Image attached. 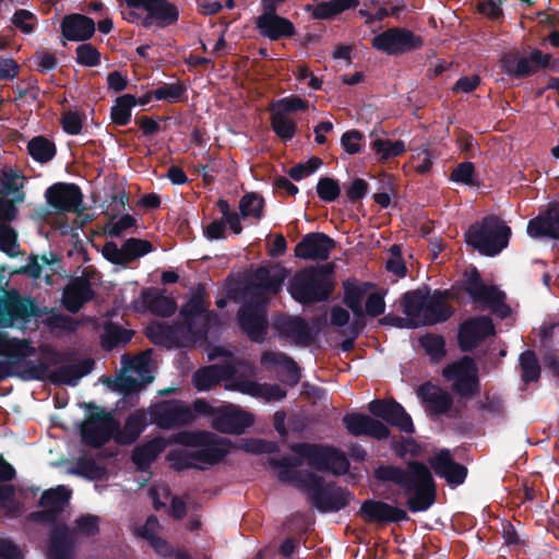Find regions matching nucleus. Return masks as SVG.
I'll return each mask as SVG.
<instances>
[{"instance_id": "nucleus-19", "label": "nucleus", "mask_w": 559, "mask_h": 559, "mask_svg": "<svg viewBox=\"0 0 559 559\" xmlns=\"http://www.w3.org/2000/svg\"><path fill=\"white\" fill-rule=\"evenodd\" d=\"M496 334V328L489 316L468 318L460 324L457 332L459 347L468 353L481 342Z\"/></svg>"}, {"instance_id": "nucleus-6", "label": "nucleus", "mask_w": 559, "mask_h": 559, "mask_svg": "<svg viewBox=\"0 0 559 559\" xmlns=\"http://www.w3.org/2000/svg\"><path fill=\"white\" fill-rule=\"evenodd\" d=\"M3 302L0 313L2 329H16L23 332L36 329L38 321L47 312V307H39L35 298L24 296L14 288L7 292Z\"/></svg>"}, {"instance_id": "nucleus-11", "label": "nucleus", "mask_w": 559, "mask_h": 559, "mask_svg": "<svg viewBox=\"0 0 559 559\" xmlns=\"http://www.w3.org/2000/svg\"><path fill=\"white\" fill-rule=\"evenodd\" d=\"M547 60L546 52L536 47H528L524 50L512 49L500 59V68L509 78L523 80L545 70Z\"/></svg>"}, {"instance_id": "nucleus-32", "label": "nucleus", "mask_w": 559, "mask_h": 559, "mask_svg": "<svg viewBox=\"0 0 559 559\" xmlns=\"http://www.w3.org/2000/svg\"><path fill=\"white\" fill-rule=\"evenodd\" d=\"M133 308L136 311L148 310L157 317L169 318L176 312L177 304L174 298L148 287L142 289L140 298L133 301Z\"/></svg>"}, {"instance_id": "nucleus-40", "label": "nucleus", "mask_w": 559, "mask_h": 559, "mask_svg": "<svg viewBox=\"0 0 559 559\" xmlns=\"http://www.w3.org/2000/svg\"><path fill=\"white\" fill-rule=\"evenodd\" d=\"M358 5V0H331L319 2L316 5L308 4L306 11L314 20H333L346 10L356 9Z\"/></svg>"}, {"instance_id": "nucleus-50", "label": "nucleus", "mask_w": 559, "mask_h": 559, "mask_svg": "<svg viewBox=\"0 0 559 559\" xmlns=\"http://www.w3.org/2000/svg\"><path fill=\"white\" fill-rule=\"evenodd\" d=\"M133 336L131 330H127L121 325L109 323L105 328V333L102 337V345L106 349H114L119 346L127 345Z\"/></svg>"}, {"instance_id": "nucleus-20", "label": "nucleus", "mask_w": 559, "mask_h": 559, "mask_svg": "<svg viewBox=\"0 0 559 559\" xmlns=\"http://www.w3.org/2000/svg\"><path fill=\"white\" fill-rule=\"evenodd\" d=\"M336 241L329 235L313 231L302 236L295 247V257L302 260L325 261L335 249Z\"/></svg>"}, {"instance_id": "nucleus-13", "label": "nucleus", "mask_w": 559, "mask_h": 559, "mask_svg": "<svg viewBox=\"0 0 559 559\" xmlns=\"http://www.w3.org/2000/svg\"><path fill=\"white\" fill-rule=\"evenodd\" d=\"M87 408H94L97 412L90 413L88 417L80 427L82 442L94 449H100L111 438L115 439V431L119 428V421L111 413L104 412L94 404H87Z\"/></svg>"}, {"instance_id": "nucleus-24", "label": "nucleus", "mask_w": 559, "mask_h": 559, "mask_svg": "<svg viewBox=\"0 0 559 559\" xmlns=\"http://www.w3.org/2000/svg\"><path fill=\"white\" fill-rule=\"evenodd\" d=\"M428 463L435 474L443 478L451 488L462 485L467 477V467L455 462L448 449H442L430 456Z\"/></svg>"}, {"instance_id": "nucleus-2", "label": "nucleus", "mask_w": 559, "mask_h": 559, "mask_svg": "<svg viewBox=\"0 0 559 559\" xmlns=\"http://www.w3.org/2000/svg\"><path fill=\"white\" fill-rule=\"evenodd\" d=\"M35 352L29 340L10 337L7 332H0V357L4 358L0 360V382L14 376L23 380H43L48 365L25 360Z\"/></svg>"}, {"instance_id": "nucleus-60", "label": "nucleus", "mask_w": 559, "mask_h": 559, "mask_svg": "<svg viewBox=\"0 0 559 559\" xmlns=\"http://www.w3.org/2000/svg\"><path fill=\"white\" fill-rule=\"evenodd\" d=\"M73 473L94 480L99 479L104 475L105 468L98 465L94 459L81 456L76 461Z\"/></svg>"}, {"instance_id": "nucleus-35", "label": "nucleus", "mask_w": 559, "mask_h": 559, "mask_svg": "<svg viewBox=\"0 0 559 559\" xmlns=\"http://www.w3.org/2000/svg\"><path fill=\"white\" fill-rule=\"evenodd\" d=\"M168 444H171L170 438L167 440L160 436L155 437L136 445L132 451L131 461L139 472H146Z\"/></svg>"}, {"instance_id": "nucleus-25", "label": "nucleus", "mask_w": 559, "mask_h": 559, "mask_svg": "<svg viewBox=\"0 0 559 559\" xmlns=\"http://www.w3.org/2000/svg\"><path fill=\"white\" fill-rule=\"evenodd\" d=\"M288 274V270L281 265H260L252 273L249 288L254 289L257 296L260 294L277 295L282 290Z\"/></svg>"}, {"instance_id": "nucleus-53", "label": "nucleus", "mask_w": 559, "mask_h": 559, "mask_svg": "<svg viewBox=\"0 0 559 559\" xmlns=\"http://www.w3.org/2000/svg\"><path fill=\"white\" fill-rule=\"evenodd\" d=\"M45 314H47V317L41 319V323L46 325L51 332L59 330L71 333L76 331L79 326L75 319L70 316L60 313L55 309L49 310L47 308V312Z\"/></svg>"}, {"instance_id": "nucleus-47", "label": "nucleus", "mask_w": 559, "mask_h": 559, "mask_svg": "<svg viewBox=\"0 0 559 559\" xmlns=\"http://www.w3.org/2000/svg\"><path fill=\"white\" fill-rule=\"evenodd\" d=\"M20 179H23V177L12 169H2L0 174V195H13L14 201L23 202L25 193L22 191L23 183L20 182Z\"/></svg>"}, {"instance_id": "nucleus-17", "label": "nucleus", "mask_w": 559, "mask_h": 559, "mask_svg": "<svg viewBox=\"0 0 559 559\" xmlns=\"http://www.w3.org/2000/svg\"><path fill=\"white\" fill-rule=\"evenodd\" d=\"M152 423L159 428L170 429L192 423L195 418L192 409L179 400H165L150 407Z\"/></svg>"}, {"instance_id": "nucleus-34", "label": "nucleus", "mask_w": 559, "mask_h": 559, "mask_svg": "<svg viewBox=\"0 0 559 559\" xmlns=\"http://www.w3.org/2000/svg\"><path fill=\"white\" fill-rule=\"evenodd\" d=\"M416 393L430 415H449L453 406V399L449 392L427 381L418 386Z\"/></svg>"}, {"instance_id": "nucleus-3", "label": "nucleus", "mask_w": 559, "mask_h": 559, "mask_svg": "<svg viewBox=\"0 0 559 559\" xmlns=\"http://www.w3.org/2000/svg\"><path fill=\"white\" fill-rule=\"evenodd\" d=\"M451 297L448 289H431L427 285L406 292L402 297L403 312L412 319H419L424 325H435L448 321L453 307L448 302Z\"/></svg>"}, {"instance_id": "nucleus-15", "label": "nucleus", "mask_w": 559, "mask_h": 559, "mask_svg": "<svg viewBox=\"0 0 559 559\" xmlns=\"http://www.w3.org/2000/svg\"><path fill=\"white\" fill-rule=\"evenodd\" d=\"M425 44L420 35L415 34L406 27H389L382 33L376 35L372 40V47L385 52L389 56H402L420 49Z\"/></svg>"}, {"instance_id": "nucleus-44", "label": "nucleus", "mask_w": 559, "mask_h": 559, "mask_svg": "<svg viewBox=\"0 0 559 559\" xmlns=\"http://www.w3.org/2000/svg\"><path fill=\"white\" fill-rule=\"evenodd\" d=\"M27 153L40 164L50 162L57 153L56 144L44 135H37L27 143Z\"/></svg>"}, {"instance_id": "nucleus-1", "label": "nucleus", "mask_w": 559, "mask_h": 559, "mask_svg": "<svg viewBox=\"0 0 559 559\" xmlns=\"http://www.w3.org/2000/svg\"><path fill=\"white\" fill-rule=\"evenodd\" d=\"M373 477L380 483L397 485L405 495L411 496L406 506L413 513L427 511L436 502V483L429 467L423 462L411 461L407 469L383 464L374 468Z\"/></svg>"}, {"instance_id": "nucleus-4", "label": "nucleus", "mask_w": 559, "mask_h": 559, "mask_svg": "<svg viewBox=\"0 0 559 559\" xmlns=\"http://www.w3.org/2000/svg\"><path fill=\"white\" fill-rule=\"evenodd\" d=\"M335 287L333 265L307 266L297 271L290 278L287 290L292 298L301 305L326 301Z\"/></svg>"}, {"instance_id": "nucleus-41", "label": "nucleus", "mask_w": 559, "mask_h": 559, "mask_svg": "<svg viewBox=\"0 0 559 559\" xmlns=\"http://www.w3.org/2000/svg\"><path fill=\"white\" fill-rule=\"evenodd\" d=\"M370 287H372L371 283H358L355 278L343 282V302L353 311L354 317L361 316V311H364L362 300Z\"/></svg>"}, {"instance_id": "nucleus-59", "label": "nucleus", "mask_w": 559, "mask_h": 559, "mask_svg": "<svg viewBox=\"0 0 559 559\" xmlns=\"http://www.w3.org/2000/svg\"><path fill=\"white\" fill-rule=\"evenodd\" d=\"M320 200L331 203L338 199L341 186L338 180L331 177H321L316 187Z\"/></svg>"}, {"instance_id": "nucleus-62", "label": "nucleus", "mask_w": 559, "mask_h": 559, "mask_svg": "<svg viewBox=\"0 0 559 559\" xmlns=\"http://www.w3.org/2000/svg\"><path fill=\"white\" fill-rule=\"evenodd\" d=\"M81 378L82 373L79 372V366L72 364L64 365L56 369L50 379L55 383L74 386Z\"/></svg>"}, {"instance_id": "nucleus-38", "label": "nucleus", "mask_w": 559, "mask_h": 559, "mask_svg": "<svg viewBox=\"0 0 559 559\" xmlns=\"http://www.w3.org/2000/svg\"><path fill=\"white\" fill-rule=\"evenodd\" d=\"M146 414L143 411H136L130 414L122 428L115 431V442L119 445H130L134 443L147 426Z\"/></svg>"}, {"instance_id": "nucleus-33", "label": "nucleus", "mask_w": 559, "mask_h": 559, "mask_svg": "<svg viewBox=\"0 0 559 559\" xmlns=\"http://www.w3.org/2000/svg\"><path fill=\"white\" fill-rule=\"evenodd\" d=\"M76 546L75 531L61 523L49 532L48 559H72Z\"/></svg>"}, {"instance_id": "nucleus-31", "label": "nucleus", "mask_w": 559, "mask_h": 559, "mask_svg": "<svg viewBox=\"0 0 559 559\" xmlns=\"http://www.w3.org/2000/svg\"><path fill=\"white\" fill-rule=\"evenodd\" d=\"M96 31L95 21L81 13H70L62 17L60 32L69 41L84 43L91 39Z\"/></svg>"}, {"instance_id": "nucleus-7", "label": "nucleus", "mask_w": 559, "mask_h": 559, "mask_svg": "<svg viewBox=\"0 0 559 559\" xmlns=\"http://www.w3.org/2000/svg\"><path fill=\"white\" fill-rule=\"evenodd\" d=\"M170 443L195 448L197 462L209 466L221 463L233 448L229 439L205 430L176 432L171 435Z\"/></svg>"}, {"instance_id": "nucleus-29", "label": "nucleus", "mask_w": 559, "mask_h": 559, "mask_svg": "<svg viewBox=\"0 0 559 559\" xmlns=\"http://www.w3.org/2000/svg\"><path fill=\"white\" fill-rule=\"evenodd\" d=\"M206 292L203 285H199L192 293L191 297L182 305L179 316L181 317V325L193 335L203 336L206 334V326L200 329L195 326V319L207 310L205 301Z\"/></svg>"}, {"instance_id": "nucleus-48", "label": "nucleus", "mask_w": 559, "mask_h": 559, "mask_svg": "<svg viewBox=\"0 0 559 559\" xmlns=\"http://www.w3.org/2000/svg\"><path fill=\"white\" fill-rule=\"evenodd\" d=\"M136 105L135 96L124 94L117 97L115 105L110 110L112 123L124 127L131 121L132 107Z\"/></svg>"}, {"instance_id": "nucleus-22", "label": "nucleus", "mask_w": 559, "mask_h": 559, "mask_svg": "<svg viewBox=\"0 0 559 559\" xmlns=\"http://www.w3.org/2000/svg\"><path fill=\"white\" fill-rule=\"evenodd\" d=\"M343 424L350 436L369 437L376 440H385L390 437V429L382 421L362 414L348 413L343 417Z\"/></svg>"}, {"instance_id": "nucleus-56", "label": "nucleus", "mask_w": 559, "mask_h": 559, "mask_svg": "<svg viewBox=\"0 0 559 559\" xmlns=\"http://www.w3.org/2000/svg\"><path fill=\"white\" fill-rule=\"evenodd\" d=\"M0 251L10 258L21 254L19 234L9 224H0Z\"/></svg>"}, {"instance_id": "nucleus-54", "label": "nucleus", "mask_w": 559, "mask_h": 559, "mask_svg": "<svg viewBox=\"0 0 559 559\" xmlns=\"http://www.w3.org/2000/svg\"><path fill=\"white\" fill-rule=\"evenodd\" d=\"M419 343L432 362H439L447 354L442 335L427 333L419 338Z\"/></svg>"}, {"instance_id": "nucleus-18", "label": "nucleus", "mask_w": 559, "mask_h": 559, "mask_svg": "<svg viewBox=\"0 0 559 559\" xmlns=\"http://www.w3.org/2000/svg\"><path fill=\"white\" fill-rule=\"evenodd\" d=\"M46 203L57 214L82 213L83 193L75 183L56 182L45 191Z\"/></svg>"}, {"instance_id": "nucleus-9", "label": "nucleus", "mask_w": 559, "mask_h": 559, "mask_svg": "<svg viewBox=\"0 0 559 559\" xmlns=\"http://www.w3.org/2000/svg\"><path fill=\"white\" fill-rule=\"evenodd\" d=\"M304 483L311 503L322 513L337 512L346 508L353 498L345 488L325 485L324 478L314 472H309Z\"/></svg>"}, {"instance_id": "nucleus-46", "label": "nucleus", "mask_w": 559, "mask_h": 559, "mask_svg": "<svg viewBox=\"0 0 559 559\" xmlns=\"http://www.w3.org/2000/svg\"><path fill=\"white\" fill-rule=\"evenodd\" d=\"M70 500V491L64 486H57L45 490L39 500L38 507L52 509L62 514Z\"/></svg>"}, {"instance_id": "nucleus-16", "label": "nucleus", "mask_w": 559, "mask_h": 559, "mask_svg": "<svg viewBox=\"0 0 559 559\" xmlns=\"http://www.w3.org/2000/svg\"><path fill=\"white\" fill-rule=\"evenodd\" d=\"M124 2L131 9L146 11V15L141 22L144 28H151L153 25L166 28L179 20L178 7L168 0H124Z\"/></svg>"}, {"instance_id": "nucleus-43", "label": "nucleus", "mask_w": 559, "mask_h": 559, "mask_svg": "<svg viewBox=\"0 0 559 559\" xmlns=\"http://www.w3.org/2000/svg\"><path fill=\"white\" fill-rule=\"evenodd\" d=\"M185 328L178 324L157 323L147 329L146 335L155 345L173 347L178 345L180 331Z\"/></svg>"}, {"instance_id": "nucleus-42", "label": "nucleus", "mask_w": 559, "mask_h": 559, "mask_svg": "<svg viewBox=\"0 0 559 559\" xmlns=\"http://www.w3.org/2000/svg\"><path fill=\"white\" fill-rule=\"evenodd\" d=\"M260 361L266 368L281 367L286 371L292 384H296L300 380V368L292 357L284 353L266 350L261 355Z\"/></svg>"}, {"instance_id": "nucleus-57", "label": "nucleus", "mask_w": 559, "mask_h": 559, "mask_svg": "<svg viewBox=\"0 0 559 559\" xmlns=\"http://www.w3.org/2000/svg\"><path fill=\"white\" fill-rule=\"evenodd\" d=\"M122 246L126 264L152 252L154 249L151 241L139 238H129L123 242Z\"/></svg>"}, {"instance_id": "nucleus-14", "label": "nucleus", "mask_w": 559, "mask_h": 559, "mask_svg": "<svg viewBox=\"0 0 559 559\" xmlns=\"http://www.w3.org/2000/svg\"><path fill=\"white\" fill-rule=\"evenodd\" d=\"M237 323L241 331L255 343H262L267 334V301L253 296L238 310Z\"/></svg>"}, {"instance_id": "nucleus-39", "label": "nucleus", "mask_w": 559, "mask_h": 559, "mask_svg": "<svg viewBox=\"0 0 559 559\" xmlns=\"http://www.w3.org/2000/svg\"><path fill=\"white\" fill-rule=\"evenodd\" d=\"M358 5V0H331L319 2L316 5L308 4L306 11L314 20H333L346 10L356 9Z\"/></svg>"}, {"instance_id": "nucleus-8", "label": "nucleus", "mask_w": 559, "mask_h": 559, "mask_svg": "<svg viewBox=\"0 0 559 559\" xmlns=\"http://www.w3.org/2000/svg\"><path fill=\"white\" fill-rule=\"evenodd\" d=\"M289 449L319 472H331L341 476L349 471L350 464L346 455L333 445L297 442L292 443Z\"/></svg>"}, {"instance_id": "nucleus-10", "label": "nucleus", "mask_w": 559, "mask_h": 559, "mask_svg": "<svg viewBox=\"0 0 559 559\" xmlns=\"http://www.w3.org/2000/svg\"><path fill=\"white\" fill-rule=\"evenodd\" d=\"M442 377L451 382V390L464 400H472L480 393L478 367L471 356H463L447 365Z\"/></svg>"}, {"instance_id": "nucleus-64", "label": "nucleus", "mask_w": 559, "mask_h": 559, "mask_svg": "<svg viewBox=\"0 0 559 559\" xmlns=\"http://www.w3.org/2000/svg\"><path fill=\"white\" fill-rule=\"evenodd\" d=\"M506 0H478L476 10L490 21H498L503 17L502 5Z\"/></svg>"}, {"instance_id": "nucleus-37", "label": "nucleus", "mask_w": 559, "mask_h": 559, "mask_svg": "<svg viewBox=\"0 0 559 559\" xmlns=\"http://www.w3.org/2000/svg\"><path fill=\"white\" fill-rule=\"evenodd\" d=\"M254 25L262 37L272 41L292 38L297 33L294 23L287 17L281 15L270 16L263 20H254Z\"/></svg>"}, {"instance_id": "nucleus-36", "label": "nucleus", "mask_w": 559, "mask_h": 559, "mask_svg": "<svg viewBox=\"0 0 559 559\" xmlns=\"http://www.w3.org/2000/svg\"><path fill=\"white\" fill-rule=\"evenodd\" d=\"M269 465L278 469L277 478L281 483H293L297 487L305 489V480L310 471H298L302 461L297 456H283L269 459Z\"/></svg>"}, {"instance_id": "nucleus-28", "label": "nucleus", "mask_w": 559, "mask_h": 559, "mask_svg": "<svg viewBox=\"0 0 559 559\" xmlns=\"http://www.w3.org/2000/svg\"><path fill=\"white\" fill-rule=\"evenodd\" d=\"M237 373V364L227 360L224 364H213L198 369L192 377V382L199 391H206L221 381L235 379Z\"/></svg>"}, {"instance_id": "nucleus-26", "label": "nucleus", "mask_w": 559, "mask_h": 559, "mask_svg": "<svg viewBox=\"0 0 559 559\" xmlns=\"http://www.w3.org/2000/svg\"><path fill=\"white\" fill-rule=\"evenodd\" d=\"M359 515L366 523H400L409 518L405 510L384 501L367 499L359 509Z\"/></svg>"}, {"instance_id": "nucleus-23", "label": "nucleus", "mask_w": 559, "mask_h": 559, "mask_svg": "<svg viewBox=\"0 0 559 559\" xmlns=\"http://www.w3.org/2000/svg\"><path fill=\"white\" fill-rule=\"evenodd\" d=\"M254 423L253 415L234 405L218 407L212 427L223 433L241 435Z\"/></svg>"}, {"instance_id": "nucleus-61", "label": "nucleus", "mask_w": 559, "mask_h": 559, "mask_svg": "<svg viewBox=\"0 0 559 559\" xmlns=\"http://www.w3.org/2000/svg\"><path fill=\"white\" fill-rule=\"evenodd\" d=\"M186 86L181 83L164 84L153 91L156 100L180 102L186 94Z\"/></svg>"}, {"instance_id": "nucleus-58", "label": "nucleus", "mask_w": 559, "mask_h": 559, "mask_svg": "<svg viewBox=\"0 0 559 559\" xmlns=\"http://www.w3.org/2000/svg\"><path fill=\"white\" fill-rule=\"evenodd\" d=\"M75 61L80 66L93 68L100 64L102 55L98 49L88 43H82L75 48Z\"/></svg>"}, {"instance_id": "nucleus-49", "label": "nucleus", "mask_w": 559, "mask_h": 559, "mask_svg": "<svg viewBox=\"0 0 559 559\" xmlns=\"http://www.w3.org/2000/svg\"><path fill=\"white\" fill-rule=\"evenodd\" d=\"M521 379L525 384L537 382L540 378V365L534 350L526 349L519 357Z\"/></svg>"}, {"instance_id": "nucleus-55", "label": "nucleus", "mask_w": 559, "mask_h": 559, "mask_svg": "<svg viewBox=\"0 0 559 559\" xmlns=\"http://www.w3.org/2000/svg\"><path fill=\"white\" fill-rule=\"evenodd\" d=\"M263 209L264 199L253 192L243 194L239 201V211L242 218L260 219L263 216Z\"/></svg>"}, {"instance_id": "nucleus-45", "label": "nucleus", "mask_w": 559, "mask_h": 559, "mask_svg": "<svg viewBox=\"0 0 559 559\" xmlns=\"http://www.w3.org/2000/svg\"><path fill=\"white\" fill-rule=\"evenodd\" d=\"M371 150L378 156L379 163H385L390 158L401 156L406 151L402 140L376 139L370 144Z\"/></svg>"}, {"instance_id": "nucleus-52", "label": "nucleus", "mask_w": 559, "mask_h": 559, "mask_svg": "<svg viewBox=\"0 0 559 559\" xmlns=\"http://www.w3.org/2000/svg\"><path fill=\"white\" fill-rule=\"evenodd\" d=\"M166 459L170 462L171 467L177 472L191 468L199 471L205 469V467L197 463L195 451L174 449L168 452Z\"/></svg>"}, {"instance_id": "nucleus-5", "label": "nucleus", "mask_w": 559, "mask_h": 559, "mask_svg": "<svg viewBox=\"0 0 559 559\" xmlns=\"http://www.w3.org/2000/svg\"><path fill=\"white\" fill-rule=\"evenodd\" d=\"M511 228L497 215H487L465 231V242L486 257H495L508 247Z\"/></svg>"}, {"instance_id": "nucleus-27", "label": "nucleus", "mask_w": 559, "mask_h": 559, "mask_svg": "<svg viewBox=\"0 0 559 559\" xmlns=\"http://www.w3.org/2000/svg\"><path fill=\"white\" fill-rule=\"evenodd\" d=\"M95 295L87 275L75 276L63 288L62 305L69 312L78 313Z\"/></svg>"}, {"instance_id": "nucleus-51", "label": "nucleus", "mask_w": 559, "mask_h": 559, "mask_svg": "<svg viewBox=\"0 0 559 559\" xmlns=\"http://www.w3.org/2000/svg\"><path fill=\"white\" fill-rule=\"evenodd\" d=\"M271 127L274 133L283 142L293 140L297 133L296 122L284 115V112H280L277 110L272 111Z\"/></svg>"}, {"instance_id": "nucleus-30", "label": "nucleus", "mask_w": 559, "mask_h": 559, "mask_svg": "<svg viewBox=\"0 0 559 559\" xmlns=\"http://www.w3.org/2000/svg\"><path fill=\"white\" fill-rule=\"evenodd\" d=\"M274 326L282 337L290 340L294 344L309 346L314 341V332L301 317H283L274 322Z\"/></svg>"}, {"instance_id": "nucleus-63", "label": "nucleus", "mask_w": 559, "mask_h": 559, "mask_svg": "<svg viewBox=\"0 0 559 559\" xmlns=\"http://www.w3.org/2000/svg\"><path fill=\"white\" fill-rule=\"evenodd\" d=\"M450 180L465 186L474 187L477 185L475 180V166L472 162L460 163L451 173Z\"/></svg>"}, {"instance_id": "nucleus-12", "label": "nucleus", "mask_w": 559, "mask_h": 559, "mask_svg": "<svg viewBox=\"0 0 559 559\" xmlns=\"http://www.w3.org/2000/svg\"><path fill=\"white\" fill-rule=\"evenodd\" d=\"M462 288L473 302L486 305L499 318L506 319L511 314V308L506 302L504 292L495 285H486L477 269H473L463 282Z\"/></svg>"}, {"instance_id": "nucleus-21", "label": "nucleus", "mask_w": 559, "mask_h": 559, "mask_svg": "<svg viewBox=\"0 0 559 559\" xmlns=\"http://www.w3.org/2000/svg\"><path fill=\"white\" fill-rule=\"evenodd\" d=\"M368 409L374 417L381 418L391 426L397 427L402 432L413 433L415 431L412 417L395 400L385 401L376 399L368 404Z\"/></svg>"}]
</instances>
